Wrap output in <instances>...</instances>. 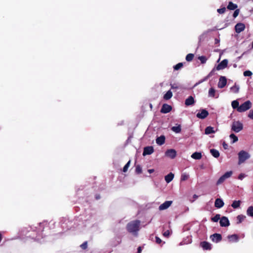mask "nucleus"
Returning <instances> with one entry per match:
<instances>
[{
  "instance_id": "f257e3e1",
  "label": "nucleus",
  "mask_w": 253,
  "mask_h": 253,
  "mask_svg": "<svg viewBox=\"0 0 253 253\" xmlns=\"http://www.w3.org/2000/svg\"><path fill=\"white\" fill-rule=\"evenodd\" d=\"M140 222L139 220L132 221L127 225V230L130 233L136 235L140 228Z\"/></svg>"
},
{
  "instance_id": "f03ea898",
  "label": "nucleus",
  "mask_w": 253,
  "mask_h": 253,
  "mask_svg": "<svg viewBox=\"0 0 253 253\" xmlns=\"http://www.w3.org/2000/svg\"><path fill=\"white\" fill-rule=\"evenodd\" d=\"M228 62V61L227 59L223 60L219 64L217 65V66L215 68L212 69V71L209 74V75L207 77H206L203 81H202L201 83L203 81H206L209 77L211 76L213 71L215 69L216 70L219 71L225 69L227 66Z\"/></svg>"
},
{
  "instance_id": "7ed1b4c3",
  "label": "nucleus",
  "mask_w": 253,
  "mask_h": 253,
  "mask_svg": "<svg viewBox=\"0 0 253 253\" xmlns=\"http://www.w3.org/2000/svg\"><path fill=\"white\" fill-rule=\"evenodd\" d=\"M238 164L241 165L244 163L247 160L249 159L251 155L250 154L244 150L240 151L238 153Z\"/></svg>"
},
{
  "instance_id": "20e7f679",
  "label": "nucleus",
  "mask_w": 253,
  "mask_h": 253,
  "mask_svg": "<svg viewBox=\"0 0 253 253\" xmlns=\"http://www.w3.org/2000/svg\"><path fill=\"white\" fill-rule=\"evenodd\" d=\"M243 128V124L239 121H233L231 125V130L236 133L240 132Z\"/></svg>"
},
{
  "instance_id": "39448f33",
  "label": "nucleus",
  "mask_w": 253,
  "mask_h": 253,
  "mask_svg": "<svg viewBox=\"0 0 253 253\" xmlns=\"http://www.w3.org/2000/svg\"><path fill=\"white\" fill-rule=\"evenodd\" d=\"M251 107L252 102L248 100L239 106V108H238V112H244L250 109Z\"/></svg>"
},
{
  "instance_id": "423d86ee",
  "label": "nucleus",
  "mask_w": 253,
  "mask_h": 253,
  "mask_svg": "<svg viewBox=\"0 0 253 253\" xmlns=\"http://www.w3.org/2000/svg\"><path fill=\"white\" fill-rule=\"evenodd\" d=\"M233 172L232 171L226 172L223 175H222L217 180L216 182L217 185H219L222 183L226 179L230 177Z\"/></svg>"
},
{
  "instance_id": "0eeeda50",
  "label": "nucleus",
  "mask_w": 253,
  "mask_h": 253,
  "mask_svg": "<svg viewBox=\"0 0 253 253\" xmlns=\"http://www.w3.org/2000/svg\"><path fill=\"white\" fill-rule=\"evenodd\" d=\"M177 152L173 149H170L167 150L165 152V156L168 158L173 159L175 158Z\"/></svg>"
},
{
  "instance_id": "6e6552de",
  "label": "nucleus",
  "mask_w": 253,
  "mask_h": 253,
  "mask_svg": "<svg viewBox=\"0 0 253 253\" xmlns=\"http://www.w3.org/2000/svg\"><path fill=\"white\" fill-rule=\"evenodd\" d=\"M227 84V79L224 76H221L219 78V82L217 84L218 87L219 88H223Z\"/></svg>"
},
{
  "instance_id": "1a4fd4ad",
  "label": "nucleus",
  "mask_w": 253,
  "mask_h": 253,
  "mask_svg": "<svg viewBox=\"0 0 253 253\" xmlns=\"http://www.w3.org/2000/svg\"><path fill=\"white\" fill-rule=\"evenodd\" d=\"M209 115V112L205 109H202L198 113L196 116L198 118L204 119Z\"/></svg>"
},
{
  "instance_id": "9d476101",
  "label": "nucleus",
  "mask_w": 253,
  "mask_h": 253,
  "mask_svg": "<svg viewBox=\"0 0 253 253\" xmlns=\"http://www.w3.org/2000/svg\"><path fill=\"white\" fill-rule=\"evenodd\" d=\"M245 29V25L244 23H238L235 26V30L237 33H240Z\"/></svg>"
},
{
  "instance_id": "9b49d317",
  "label": "nucleus",
  "mask_w": 253,
  "mask_h": 253,
  "mask_svg": "<svg viewBox=\"0 0 253 253\" xmlns=\"http://www.w3.org/2000/svg\"><path fill=\"white\" fill-rule=\"evenodd\" d=\"M172 201H167L165 202L164 203L161 204L159 207V210L160 211H163L167 209L168 208H169L171 205L172 204Z\"/></svg>"
},
{
  "instance_id": "f8f14e48",
  "label": "nucleus",
  "mask_w": 253,
  "mask_h": 253,
  "mask_svg": "<svg viewBox=\"0 0 253 253\" xmlns=\"http://www.w3.org/2000/svg\"><path fill=\"white\" fill-rule=\"evenodd\" d=\"M220 225L222 227H227L229 225V221L227 217L222 216L219 220Z\"/></svg>"
},
{
  "instance_id": "ddd939ff",
  "label": "nucleus",
  "mask_w": 253,
  "mask_h": 253,
  "mask_svg": "<svg viewBox=\"0 0 253 253\" xmlns=\"http://www.w3.org/2000/svg\"><path fill=\"white\" fill-rule=\"evenodd\" d=\"M210 238L213 242L218 243L222 239L221 235L219 234L215 233L210 236Z\"/></svg>"
},
{
  "instance_id": "4468645a",
  "label": "nucleus",
  "mask_w": 253,
  "mask_h": 253,
  "mask_svg": "<svg viewBox=\"0 0 253 253\" xmlns=\"http://www.w3.org/2000/svg\"><path fill=\"white\" fill-rule=\"evenodd\" d=\"M200 247L202 248L204 250H211L212 248V245L209 242L204 241L200 243Z\"/></svg>"
},
{
  "instance_id": "2eb2a0df",
  "label": "nucleus",
  "mask_w": 253,
  "mask_h": 253,
  "mask_svg": "<svg viewBox=\"0 0 253 253\" xmlns=\"http://www.w3.org/2000/svg\"><path fill=\"white\" fill-rule=\"evenodd\" d=\"M208 96L210 97L217 98L219 97V94L216 93L214 88L211 87L209 90Z\"/></svg>"
},
{
  "instance_id": "dca6fc26",
  "label": "nucleus",
  "mask_w": 253,
  "mask_h": 253,
  "mask_svg": "<svg viewBox=\"0 0 253 253\" xmlns=\"http://www.w3.org/2000/svg\"><path fill=\"white\" fill-rule=\"evenodd\" d=\"M172 110V107L170 105L167 104H164L162 106L161 110V112L162 113L166 114L169 113Z\"/></svg>"
},
{
  "instance_id": "f3484780",
  "label": "nucleus",
  "mask_w": 253,
  "mask_h": 253,
  "mask_svg": "<svg viewBox=\"0 0 253 253\" xmlns=\"http://www.w3.org/2000/svg\"><path fill=\"white\" fill-rule=\"evenodd\" d=\"M154 152V149L152 146H148L145 147L143 152V155L145 156L147 155H150Z\"/></svg>"
},
{
  "instance_id": "a211bd4d",
  "label": "nucleus",
  "mask_w": 253,
  "mask_h": 253,
  "mask_svg": "<svg viewBox=\"0 0 253 253\" xmlns=\"http://www.w3.org/2000/svg\"><path fill=\"white\" fill-rule=\"evenodd\" d=\"M224 202L221 199L217 198L215 200L214 203V206L218 209L222 208L224 206Z\"/></svg>"
},
{
  "instance_id": "6ab92c4d",
  "label": "nucleus",
  "mask_w": 253,
  "mask_h": 253,
  "mask_svg": "<svg viewBox=\"0 0 253 253\" xmlns=\"http://www.w3.org/2000/svg\"><path fill=\"white\" fill-rule=\"evenodd\" d=\"M194 103L195 100L192 96H189L185 101V104L186 106L192 105H194Z\"/></svg>"
},
{
  "instance_id": "aec40b11",
  "label": "nucleus",
  "mask_w": 253,
  "mask_h": 253,
  "mask_svg": "<svg viewBox=\"0 0 253 253\" xmlns=\"http://www.w3.org/2000/svg\"><path fill=\"white\" fill-rule=\"evenodd\" d=\"M227 238L230 242H237L239 241V237L236 234L229 235Z\"/></svg>"
},
{
  "instance_id": "412c9836",
  "label": "nucleus",
  "mask_w": 253,
  "mask_h": 253,
  "mask_svg": "<svg viewBox=\"0 0 253 253\" xmlns=\"http://www.w3.org/2000/svg\"><path fill=\"white\" fill-rule=\"evenodd\" d=\"M174 178V174L172 172H170L168 175H166L165 177V179L167 183H169L171 182Z\"/></svg>"
},
{
  "instance_id": "4be33fe9",
  "label": "nucleus",
  "mask_w": 253,
  "mask_h": 253,
  "mask_svg": "<svg viewBox=\"0 0 253 253\" xmlns=\"http://www.w3.org/2000/svg\"><path fill=\"white\" fill-rule=\"evenodd\" d=\"M165 141V137L164 135H162L156 139V143L159 145H163Z\"/></svg>"
},
{
  "instance_id": "5701e85b",
  "label": "nucleus",
  "mask_w": 253,
  "mask_h": 253,
  "mask_svg": "<svg viewBox=\"0 0 253 253\" xmlns=\"http://www.w3.org/2000/svg\"><path fill=\"white\" fill-rule=\"evenodd\" d=\"M215 131L214 130V128L211 126H208L206 128L205 133L206 134H210L211 133H214Z\"/></svg>"
},
{
  "instance_id": "b1692460",
  "label": "nucleus",
  "mask_w": 253,
  "mask_h": 253,
  "mask_svg": "<svg viewBox=\"0 0 253 253\" xmlns=\"http://www.w3.org/2000/svg\"><path fill=\"white\" fill-rule=\"evenodd\" d=\"M191 157L195 160H200L202 158V154L200 152H195L192 154Z\"/></svg>"
},
{
  "instance_id": "393cba45",
  "label": "nucleus",
  "mask_w": 253,
  "mask_h": 253,
  "mask_svg": "<svg viewBox=\"0 0 253 253\" xmlns=\"http://www.w3.org/2000/svg\"><path fill=\"white\" fill-rule=\"evenodd\" d=\"M230 89L232 92L237 93L239 92L240 86L238 85L235 84L233 86L231 87Z\"/></svg>"
},
{
  "instance_id": "a878e982",
  "label": "nucleus",
  "mask_w": 253,
  "mask_h": 253,
  "mask_svg": "<svg viewBox=\"0 0 253 253\" xmlns=\"http://www.w3.org/2000/svg\"><path fill=\"white\" fill-rule=\"evenodd\" d=\"M241 202L240 200L234 201L231 205L233 209H237L240 207Z\"/></svg>"
},
{
  "instance_id": "bb28decb",
  "label": "nucleus",
  "mask_w": 253,
  "mask_h": 253,
  "mask_svg": "<svg viewBox=\"0 0 253 253\" xmlns=\"http://www.w3.org/2000/svg\"><path fill=\"white\" fill-rule=\"evenodd\" d=\"M172 96V93L171 90H169L167 92L166 94L164 95V99L165 100H169L171 98Z\"/></svg>"
},
{
  "instance_id": "cd10ccee",
  "label": "nucleus",
  "mask_w": 253,
  "mask_h": 253,
  "mask_svg": "<svg viewBox=\"0 0 253 253\" xmlns=\"http://www.w3.org/2000/svg\"><path fill=\"white\" fill-rule=\"evenodd\" d=\"M171 130L175 133H179L181 132V128L180 125H178L176 126H174L171 127Z\"/></svg>"
},
{
  "instance_id": "c85d7f7f",
  "label": "nucleus",
  "mask_w": 253,
  "mask_h": 253,
  "mask_svg": "<svg viewBox=\"0 0 253 253\" xmlns=\"http://www.w3.org/2000/svg\"><path fill=\"white\" fill-rule=\"evenodd\" d=\"M231 106L234 109H236L238 111V108L239 107V103L237 100H234L231 102Z\"/></svg>"
},
{
  "instance_id": "c756f323",
  "label": "nucleus",
  "mask_w": 253,
  "mask_h": 253,
  "mask_svg": "<svg viewBox=\"0 0 253 253\" xmlns=\"http://www.w3.org/2000/svg\"><path fill=\"white\" fill-rule=\"evenodd\" d=\"M210 152L211 155L215 158H218L219 156V151L216 149H211Z\"/></svg>"
},
{
  "instance_id": "7c9ffc66",
  "label": "nucleus",
  "mask_w": 253,
  "mask_h": 253,
  "mask_svg": "<svg viewBox=\"0 0 253 253\" xmlns=\"http://www.w3.org/2000/svg\"><path fill=\"white\" fill-rule=\"evenodd\" d=\"M237 8V5L236 4L233 3L232 2L230 1L229 2V4L227 6V8L229 10H234Z\"/></svg>"
},
{
  "instance_id": "2f4dec72",
  "label": "nucleus",
  "mask_w": 253,
  "mask_h": 253,
  "mask_svg": "<svg viewBox=\"0 0 253 253\" xmlns=\"http://www.w3.org/2000/svg\"><path fill=\"white\" fill-rule=\"evenodd\" d=\"M247 214L250 216L253 217V207L250 206L247 210Z\"/></svg>"
},
{
  "instance_id": "473e14b6",
  "label": "nucleus",
  "mask_w": 253,
  "mask_h": 253,
  "mask_svg": "<svg viewBox=\"0 0 253 253\" xmlns=\"http://www.w3.org/2000/svg\"><path fill=\"white\" fill-rule=\"evenodd\" d=\"M245 218H246V216L243 215H242V214L239 215L237 217V219L238 220L237 223H241L245 219Z\"/></svg>"
},
{
  "instance_id": "72a5a7b5",
  "label": "nucleus",
  "mask_w": 253,
  "mask_h": 253,
  "mask_svg": "<svg viewBox=\"0 0 253 253\" xmlns=\"http://www.w3.org/2000/svg\"><path fill=\"white\" fill-rule=\"evenodd\" d=\"M229 137L231 139H232V143H235L238 140L237 136H236L234 133L231 134Z\"/></svg>"
},
{
  "instance_id": "f704fd0d",
  "label": "nucleus",
  "mask_w": 253,
  "mask_h": 253,
  "mask_svg": "<svg viewBox=\"0 0 253 253\" xmlns=\"http://www.w3.org/2000/svg\"><path fill=\"white\" fill-rule=\"evenodd\" d=\"M189 177V174H188L186 173H183L181 174L180 179L181 181H185V180H187Z\"/></svg>"
},
{
  "instance_id": "c9c22d12",
  "label": "nucleus",
  "mask_w": 253,
  "mask_h": 253,
  "mask_svg": "<svg viewBox=\"0 0 253 253\" xmlns=\"http://www.w3.org/2000/svg\"><path fill=\"white\" fill-rule=\"evenodd\" d=\"M193 57H194V55L192 53H189L186 55V60L187 61H191L193 59Z\"/></svg>"
},
{
  "instance_id": "e433bc0d",
  "label": "nucleus",
  "mask_w": 253,
  "mask_h": 253,
  "mask_svg": "<svg viewBox=\"0 0 253 253\" xmlns=\"http://www.w3.org/2000/svg\"><path fill=\"white\" fill-rule=\"evenodd\" d=\"M220 214H216L214 217H212L211 220L213 222H217L219 219H220Z\"/></svg>"
},
{
  "instance_id": "4c0bfd02",
  "label": "nucleus",
  "mask_w": 253,
  "mask_h": 253,
  "mask_svg": "<svg viewBox=\"0 0 253 253\" xmlns=\"http://www.w3.org/2000/svg\"><path fill=\"white\" fill-rule=\"evenodd\" d=\"M198 59L200 60L202 63H205L207 60V58L204 56H199Z\"/></svg>"
},
{
  "instance_id": "58836bf2",
  "label": "nucleus",
  "mask_w": 253,
  "mask_h": 253,
  "mask_svg": "<svg viewBox=\"0 0 253 253\" xmlns=\"http://www.w3.org/2000/svg\"><path fill=\"white\" fill-rule=\"evenodd\" d=\"M183 66V64L182 63H179L177 64L176 65L174 66V69L175 70H178L180 69Z\"/></svg>"
},
{
  "instance_id": "ea45409f",
  "label": "nucleus",
  "mask_w": 253,
  "mask_h": 253,
  "mask_svg": "<svg viewBox=\"0 0 253 253\" xmlns=\"http://www.w3.org/2000/svg\"><path fill=\"white\" fill-rule=\"evenodd\" d=\"M130 161H129L126 164V165L124 166V168H123V171L124 172H126L127 170V169L128 168V167H129L130 166Z\"/></svg>"
},
{
  "instance_id": "a19ab883",
  "label": "nucleus",
  "mask_w": 253,
  "mask_h": 253,
  "mask_svg": "<svg viewBox=\"0 0 253 253\" xmlns=\"http://www.w3.org/2000/svg\"><path fill=\"white\" fill-rule=\"evenodd\" d=\"M252 74V72L249 70L246 71L244 72V76L245 77H251Z\"/></svg>"
},
{
  "instance_id": "79ce46f5",
  "label": "nucleus",
  "mask_w": 253,
  "mask_h": 253,
  "mask_svg": "<svg viewBox=\"0 0 253 253\" xmlns=\"http://www.w3.org/2000/svg\"><path fill=\"white\" fill-rule=\"evenodd\" d=\"M135 171L137 173H140L142 172V169L140 166L137 165L136 166Z\"/></svg>"
},
{
  "instance_id": "37998d69",
  "label": "nucleus",
  "mask_w": 253,
  "mask_h": 253,
  "mask_svg": "<svg viewBox=\"0 0 253 253\" xmlns=\"http://www.w3.org/2000/svg\"><path fill=\"white\" fill-rule=\"evenodd\" d=\"M80 247H81L82 249L84 250L86 249L87 247V242H84L82 245H81Z\"/></svg>"
},
{
  "instance_id": "c03bdc74",
  "label": "nucleus",
  "mask_w": 253,
  "mask_h": 253,
  "mask_svg": "<svg viewBox=\"0 0 253 253\" xmlns=\"http://www.w3.org/2000/svg\"><path fill=\"white\" fill-rule=\"evenodd\" d=\"M225 10H226L225 7H222V8L218 9H217V12L219 14H223V13H224L225 12Z\"/></svg>"
},
{
  "instance_id": "a18cd8bd",
  "label": "nucleus",
  "mask_w": 253,
  "mask_h": 253,
  "mask_svg": "<svg viewBox=\"0 0 253 253\" xmlns=\"http://www.w3.org/2000/svg\"><path fill=\"white\" fill-rule=\"evenodd\" d=\"M248 117L252 119V120H253V110H251L249 112V114L248 115Z\"/></svg>"
},
{
  "instance_id": "49530a36",
  "label": "nucleus",
  "mask_w": 253,
  "mask_h": 253,
  "mask_svg": "<svg viewBox=\"0 0 253 253\" xmlns=\"http://www.w3.org/2000/svg\"><path fill=\"white\" fill-rule=\"evenodd\" d=\"M246 176V175L244 173H240L238 176V179L242 180H243L245 177Z\"/></svg>"
},
{
  "instance_id": "de8ad7c7",
  "label": "nucleus",
  "mask_w": 253,
  "mask_h": 253,
  "mask_svg": "<svg viewBox=\"0 0 253 253\" xmlns=\"http://www.w3.org/2000/svg\"><path fill=\"white\" fill-rule=\"evenodd\" d=\"M239 9H236L235 10V11L234 12V13L233 14V16L234 18H236L239 15Z\"/></svg>"
},
{
  "instance_id": "09e8293b",
  "label": "nucleus",
  "mask_w": 253,
  "mask_h": 253,
  "mask_svg": "<svg viewBox=\"0 0 253 253\" xmlns=\"http://www.w3.org/2000/svg\"><path fill=\"white\" fill-rule=\"evenodd\" d=\"M170 233L169 230H167L163 233V235L165 237H168L170 235Z\"/></svg>"
},
{
  "instance_id": "8fccbe9b",
  "label": "nucleus",
  "mask_w": 253,
  "mask_h": 253,
  "mask_svg": "<svg viewBox=\"0 0 253 253\" xmlns=\"http://www.w3.org/2000/svg\"><path fill=\"white\" fill-rule=\"evenodd\" d=\"M156 242L157 244H160L162 242V240L160 238L158 237H156Z\"/></svg>"
},
{
  "instance_id": "3c124183",
  "label": "nucleus",
  "mask_w": 253,
  "mask_h": 253,
  "mask_svg": "<svg viewBox=\"0 0 253 253\" xmlns=\"http://www.w3.org/2000/svg\"><path fill=\"white\" fill-rule=\"evenodd\" d=\"M170 85H171V88L172 89L178 88V86H177V85L176 84H171Z\"/></svg>"
},
{
  "instance_id": "603ef678",
  "label": "nucleus",
  "mask_w": 253,
  "mask_h": 253,
  "mask_svg": "<svg viewBox=\"0 0 253 253\" xmlns=\"http://www.w3.org/2000/svg\"><path fill=\"white\" fill-rule=\"evenodd\" d=\"M191 243V241H189L188 242H187V243H185L184 242V241H182L181 242L180 244H179V245L180 246H182V245H183L184 244H189V243Z\"/></svg>"
},
{
  "instance_id": "864d4df0",
  "label": "nucleus",
  "mask_w": 253,
  "mask_h": 253,
  "mask_svg": "<svg viewBox=\"0 0 253 253\" xmlns=\"http://www.w3.org/2000/svg\"><path fill=\"white\" fill-rule=\"evenodd\" d=\"M148 171L149 173H152V172H153L154 171V169H149L148 170Z\"/></svg>"
},
{
  "instance_id": "5fc2aeb1",
  "label": "nucleus",
  "mask_w": 253,
  "mask_h": 253,
  "mask_svg": "<svg viewBox=\"0 0 253 253\" xmlns=\"http://www.w3.org/2000/svg\"><path fill=\"white\" fill-rule=\"evenodd\" d=\"M141 252V247H139L138 248V253H140Z\"/></svg>"
},
{
  "instance_id": "6e6d98bb",
  "label": "nucleus",
  "mask_w": 253,
  "mask_h": 253,
  "mask_svg": "<svg viewBox=\"0 0 253 253\" xmlns=\"http://www.w3.org/2000/svg\"><path fill=\"white\" fill-rule=\"evenodd\" d=\"M1 239H2V238H1V233H0V242L1 241Z\"/></svg>"
},
{
  "instance_id": "4d7b16f0",
  "label": "nucleus",
  "mask_w": 253,
  "mask_h": 253,
  "mask_svg": "<svg viewBox=\"0 0 253 253\" xmlns=\"http://www.w3.org/2000/svg\"><path fill=\"white\" fill-rule=\"evenodd\" d=\"M194 198H197V197H198V196H197V195H195L194 196Z\"/></svg>"
},
{
  "instance_id": "13d9d810",
  "label": "nucleus",
  "mask_w": 253,
  "mask_h": 253,
  "mask_svg": "<svg viewBox=\"0 0 253 253\" xmlns=\"http://www.w3.org/2000/svg\"><path fill=\"white\" fill-rule=\"evenodd\" d=\"M99 196L96 197V199H99Z\"/></svg>"
},
{
  "instance_id": "bf43d9fd",
  "label": "nucleus",
  "mask_w": 253,
  "mask_h": 253,
  "mask_svg": "<svg viewBox=\"0 0 253 253\" xmlns=\"http://www.w3.org/2000/svg\"><path fill=\"white\" fill-rule=\"evenodd\" d=\"M99 196L96 197V199H99Z\"/></svg>"
},
{
  "instance_id": "052dcab7",
  "label": "nucleus",
  "mask_w": 253,
  "mask_h": 253,
  "mask_svg": "<svg viewBox=\"0 0 253 253\" xmlns=\"http://www.w3.org/2000/svg\"><path fill=\"white\" fill-rule=\"evenodd\" d=\"M252 48H253V42H252Z\"/></svg>"
}]
</instances>
